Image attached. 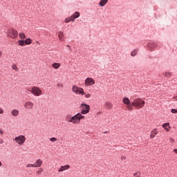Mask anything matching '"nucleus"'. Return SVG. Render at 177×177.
<instances>
[{
    "label": "nucleus",
    "instance_id": "obj_1",
    "mask_svg": "<svg viewBox=\"0 0 177 177\" xmlns=\"http://www.w3.org/2000/svg\"><path fill=\"white\" fill-rule=\"evenodd\" d=\"M81 109V112L77 113L73 116H71L70 115H67L65 118L66 121L67 122H69L71 124H80L81 122V120L85 119V114H88L91 110V106L86 104L82 103L80 106ZM83 114V115H82Z\"/></svg>",
    "mask_w": 177,
    "mask_h": 177
},
{
    "label": "nucleus",
    "instance_id": "obj_2",
    "mask_svg": "<svg viewBox=\"0 0 177 177\" xmlns=\"http://www.w3.org/2000/svg\"><path fill=\"white\" fill-rule=\"evenodd\" d=\"M131 104L133 107H135V109H138L139 110L145 107V104H146V102L142 98H136L133 100Z\"/></svg>",
    "mask_w": 177,
    "mask_h": 177
},
{
    "label": "nucleus",
    "instance_id": "obj_3",
    "mask_svg": "<svg viewBox=\"0 0 177 177\" xmlns=\"http://www.w3.org/2000/svg\"><path fill=\"white\" fill-rule=\"evenodd\" d=\"M29 92L32 93L34 96H41L42 95V90L37 86H33L30 90H29Z\"/></svg>",
    "mask_w": 177,
    "mask_h": 177
},
{
    "label": "nucleus",
    "instance_id": "obj_4",
    "mask_svg": "<svg viewBox=\"0 0 177 177\" xmlns=\"http://www.w3.org/2000/svg\"><path fill=\"white\" fill-rule=\"evenodd\" d=\"M14 140L19 146H23L26 142V136L23 135L18 136L15 138Z\"/></svg>",
    "mask_w": 177,
    "mask_h": 177
},
{
    "label": "nucleus",
    "instance_id": "obj_5",
    "mask_svg": "<svg viewBox=\"0 0 177 177\" xmlns=\"http://www.w3.org/2000/svg\"><path fill=\"white\" fill-rule=\"evenodd\" d=\"M72 92L75 95H82L84 93V88L78 87L77 85H73Z\"/></svg>",
    "mask_w": 177,
    "mask_h": 177
},
{
    "label": "nucleus",
    "instance_id": "obj_6",
    "mask_svg": "<svg viewBox=\"0 0 177 177\" xmlns=\"http://www.w3.org/2000/svg\"><path fill=\"white\" fill-rule=\"evenodd\" d=\"M7 35L10 38H17V37L19 35V33L17 32V30L15 29H9L7 32Z\"/></svg>",
    "mask_w": 177,
    "mask_h": 177
},
{
    "label": "nucleus",
    "instance_id": "obj_7",
    "mask_svg": "<svg viewBox=\"0 0 177 177\" xmlns=\"http://www.w3.org/2000/svg\"><path fill=\"white\" fill-rule=\"evenodd\" d=\"M85 86H92V85H95V80L92 77H87L84 80Z\"/></svg>",
    "mask_w": 177,
    "mask_h": 177
},
{
    "label": "nucleus",
    "instance_id": "obj_8",
    "mask_svg": "<svg viewBox=\"0 0 177 177\" xmlns=\"http://www.w3.org/2000/svg\"><path fill=\"white\" fill-rule=\"evenodd\" d=\"M24 106L26 110H32V109H34V102L28 101L25 102Z\"/></svg>",
    "mask_w": 177,
    "mask_h": 177
},
{
    "label": "nucleus",
    "instance_id": "obj_9",
    "mask_svg": "<svg viewBox=\"0 0 177 177\" xmlns=\"http://www.w3.org/2000/svg\"><path fill=\"white\" fill-rule=\"evenodd\" d=\"M80 12L76 11L75 13H73V15H71L70 17V19H71V21H74V20H75V19H78V17H80Z\"/></svg>",
    "mask_w": 177,
    "mask_h": 177
},
{
    "label": "nucleus",
    "instance_id": "obj_10",
    "mask_svg": "<svg viewBox=\"0 0 177 177\" xmlns=\"http://www.w3.org/2000/svg\"><path fill=\"white\" fill-rule=\"evenodd\" d=\"M43 161L41 159H37L35 162L33 164L35 165V168H39V167H42Z\"/></svg>",
    "mask_w": 177,
    "mask_h": 177
},
{
    "label": "nucleus",
    "instance_id": "obj_11",
    "mask_svg": "<svg viewBox=\"0 0 177 177\" xmlns=\"http://www.w3.org/2000/svg\"><path fill=\"white\" fill-rule=\"evenodd\" d=\"M156 135H158V131H157L156 129H154L153 131H151V139H154V138H156Z\"/></svg>",
    "mask_w": 177,
    "mask_h": 177
},
{
    "label": "nucleus",
    "instance_id": "obj_12",
    "mask_svg": "<svg viewBox=\"0 0 177 177\" xmlns=\"http://www.w3.org/2000/svg\"><path fill=\"white\" fill-rule=\"evenodd\" d=\"M66 169H70V165H66L64 166H61L58 172H63V171H66Z\"/></svg>",
    "mask_w": 177,
    "mask_h": 177
},
{
    "label": "nucleus",
    "instance_id": "obj_13",
    "mask_svg": "<svg viewBox=\"0 0 177 177\" xmlns=\"http://www.w3.org/2000/svg\"><path fill=\"white\" fill-rule=\"evenodd\" d=\"M162 128L167 131V132H169V129H171V126H169V122L164 123L162 124Z\"/></svg>",
    "mask_w": 177,
    "mask_h": 177
},
{
    "label": "nucleus",
    "instance_id": "obj_14",
    "mask_svg": "<svg viewBox=\"0 0 177 177\" xmlns=\"http://www.w3.org/2000/svg\"><path fill=\"white\" fill-rule=\"evenodd\" d=\"M82 95H84V97L86 99H91L92 97V94L89 93H85V91L83 90V93H82Z\"/></svg>",
    "mask_w": 177,
    "mask_h": 177
},
{
    "label": "nucleus",
    "instance_id": "obj_15",
    "mask_svg": "<svg viewBox=\"0 0 177 177\" xmlns=\"http://www.w3.org/2000/svg\"><path fill=\"white\" fill-rule=\"evenodd\" d=\"M64 37V33H63V32H62V31H59V32H58V38H59V41H64V39H63V37Z\"/></svg>",
    "mask_w": 177,
    "mask_h": 177
},
{
    "label": "nucleus",
    "instance_id": "obj_16",
    "mask_svg": "<svg viewBox=\"0 0 177 177\" xmlns=\"http://www.w3.org/2000/svg\"><path fill=\"white\" fill-rule=\"evenodd\" d=\"M12 115H13V117H17V115H19V110L17 109H14L11 112Z\"/></svg>",
    "mask_w": 177,
    "mask_h": 177
},
{
    "label": "nucleus",
    "instance_id": "obj_17",
    "mask_svg": "<svg viewBox=\"0 0 177 177\" xmlns=\"http://www.w3.org/2000/svg\"><path fill=\"white\" fill-rule=\"evenodd\" d=\"M123 103L124 104H127V106H129V104L131 103V100H129V98H128V97H124Z\"/></svg>",
    "mask_w": 177,
    "mask_h": 177
},
{
    "label": "nucleus",
    "instance_id": "obj_18",
    "mask_svg": "<svg viewBox=\"0 0 177 177\" xmlns=\"http://www.w3.org/2000/svg\"><path fill=\"white\" fill-rule=\"evenodd\" d=\"M105 105L106 109H109V110L113 109V104H111V102H106L105 103Z\"/></svg>",
    "mask_w": 177,
    "mask_h": 177
},
{
    "label": "nucleus",
    "instance_id": "obj_19",
    "mask_svg": "<svg viewBox=\"0 0 177 177\" xmlns=\"http://www.w3.org/2000/svg\"><path fill=\"white\" fill-rule=\"evenodd\" d=\"M60 66H61L60 63H53L52 64V67H53V68H55V70H57V68H59Z\"/></svg>",
    "mask_w": 177,
    "mask_h": 177
},
{
    "label": "nucleus",
    "instance_id": "obj_20",
    "mask_svg": "<svg viewBox=\"0 0 177 177\" xmlns=\"http://www.w3.org/2000/svg\"><path fill=\"white\" fill-rule=\"evenodd\" d=\"M107 2H109V0H100V6H104Z\"/></svg>",
    "mask_w": 177,
    "mask_h": 177
},
{
    "label": "nucleus",
    "instance_id": "obj_21",
    "mask_svg": "<svg viewBox=\"0 0 177 177\" xmlns=\"http://www.w3.org/2000/svg\"><path fill=\"white\" fill-rule=\"evenodd\" d=\"M32 43V40H31V39L30 38L26 39L25 45H31Z\"/></svg>",
    "mask_w": 177,
    "mask_h": 177
},
{
    "label": "nucleus",
    "instance_id": "obj_22",
    "mask_svg": "<svg viewBox=\"0 0 177 177\" xmlns=\"http://www.w3.org/2000/svg\"><path fill=\"white\" fill-rule=\"evenodd\" d=\"M18 44L20 46H24L26 45V42L24 40H19Z\"/></svg>",
    "mask_w": 177,
    "mask_h": 177
},
{
    "label": "nucleus",
    "instance_id": "obj_23",
    "mask_svg": "<svg viewBox=\"0 0 177 177\" xmlns=\"http://www.w3.org/2000/svg\"><path fill=\"white\" fill-rule=\"evenodd\" d=\"M136 55H138V50H133L131 53V56H132V57H135V56H136Z\"/></svg>",
    "mask_w": 177,
    "mask_h": 177
},
{
    "label": "nucleus",
    "instance_id": "obj_24",
    "mask_svg": "<svg viewBox=\"0 0 177 177\" xmlns=\"http://www.w3.org/2000/svg\"><path fill=\"white\" fill-rule=\"evenodd\" d=\"M19 37H20L21 39H26V34H24V33H23V32L19 33Z\"/></svg>",
    "mask_w": 177,
    "mask_h": 177
},
{
    "label": "nucleus",
    "instance_id": "obj_25",
    "mask_svg": "<svg viewBox=\"0 0 177 177\" xmlns=\"http://www.w3.org/2000/svg\"><path fill=\"white\" fill-rule=\"evenodd\" d=\"M12 70H15V71H19V68L17 67V65H15V64L12 65Z\"/></svg>",
    "mask_w": 177,
    "mask_h": 177
},
{
    "label": "nucleus",
    "instance_id": "obj_26",
    "mask_svg": "<svg viewBox=\"0 0 177 177\" xmlns=\"http://www.w3.org/2000/svg\"><path fill=\"white\" fill-rule=\"evenodd\" d=\"M35 165L34 164L29 163L26 165V168H35Z\"/></svg>",
    "mask_w": 177,
    "mask_h": 177
},
{
    "label": "nucleus",
    "instance_id": "obj_27",
    "mask_svg": "<svg viewBox=\"0 0 177 177\" xmlns=\"http://www.w3.org/2000/svg\"><path fill=\"white\" fill-rule=\"evenodd\" d=\"M171 75H172V73H169V72H166L165 73V77H167V78L171 77Z\"/></svg>",
    "mask_w": 177,
    "mask_h": 177
},
{
    "label": "nucleus",
    "instance_id": "obj_28",
    "mask_svg": "<svg viewBox=\"0 0 177 177\" xmlns=\"http://www.w3.org/2000/svg\"><path fill=\"white\" fill-rule=\"evenodd\" d=\"M133 176L140 177V172L138 171L133 174Z\"/></svg>",
    "mask_w": 177,
    "mask_h": 177
},
{
    "label": "nucleus",
    "instance_id": "obj_29",
    "mask_svg": "<svg viewBox=\"0 0 177 177\" xmlns=\"http://www.w3.org/2000/svg\"><path fill=\"white\" fill-rule=\"evenodd\" d=\"M171 113H172V114H177V109H171Z\"/></svg>",
    "mask_w": 177,
    "mask_h": 177
},
{
    "label": "nucleus",
    "instance_id": "obj_30",
    "mask_svg": "<svg viewBox=\"0 0 177 177\" xmlns=\"http://www.w3.org/2000/svg\"><path fill=\"white\" fill-rule=\"evenodd\" d=\"M64 21L65 23H70V21H71V19L70 17L66 18Z\"/></svg>",
    "mask_w": 177,
    "mask_h": 177
},
{
    "label": "nucleus",
    "instance_id": "obj_31",
    "mask_svg": "<svg viewBox=\"0 0 177 177\" xmlns=\"http://www.w3.org/2000/svg\"><path fill=\"white\" fill-rule=\"evenodd\" d=\"M169 140L171 144L175 143V140L172 138H169Z\"/></svg>",
    "mask_w": 177,
    "mask_h": 177
},
{
    "label": "nucleus",
    "instance_id": "obj_32",
    "mask_svg": "<svg viewBox=\"0 0 177 177\" xmlns=\"http://www.w3.org/2000/svg\"><path fill=\"white\" fill-rule=\"evenodd\" d=\"M57 140V139H56V138H50V142H56Z\"/></svg>",
    "mask_w": 177,
    "mask_h": 177
},
{
    "label": "nucleus",
    "instance_id": "obj_33",
    "mask_svg": "<svg viewBox=\"0 0 177 177\" xmlns=\"http://www.w3.org/2000/svg\"><path fill=\"white\" fill-rule=\"evenodd\" d=\"M151 44H148V48H149V49H152L153 48V47L151 46Z\"/></svg>",
    "mask_w": 177,
    "mask_h": 177
},
{
    "label": "nucleus",
    "instance_id": "obj_34",
    "mask_svg": "<svg viewBox=\"0 0 177 177\" xmlns=\"http://www.w3.org/2000/svg\"><path fill=\"white\" fill-rule=\"evenodd\" d=\"M127 109H128V110H132V106L128 105Z\"/></svg>",
    "mask_w": 177,
    "mask_h": 177
},
{
    "label": "nucleus",
    "instance_id": "obj_35",
    "mask_svg": "<svg viewBox=\"0 0 177 177\" xmlns=\"http://www.w3.org/2000/svg\"><path fill=\"white\" fill-rule=\"evenodd\" d=\"M3 142V140L2 138H0V145H2Z\"/></svg>",
    "mask_w": 177,
    "mask_h": 177
},
{
    "label": "nucleus",
    "instance_id": "obj_36",
    "mask_svg": "<svg viewBox=\"0 0 177 177\" xmlns=\"http://www.w3.org/2000/svg\"><path fill=\"white\" fill-rule=\"evenodd\" d=\"M121 160H127V157L123 156L121 157Z\"/></svg>",
    "mask_w": 177,
    "mask_h": 177
},
{
    "label": "nucleus",
    "instance_id": "obj_37",
    "mask_svg": "<svg viewBox=\"0 0 177 177\" xmlns=\"http://www.w3.org/2000/svg\"><path fill=\"white\" fill-rule=\"evenodd\" d=\"M173 100H174V102H177V96L174 97Z\"/></svg>",
    "mask_w": 177,
    "mask_h": 177
},
{
    "label": "nucleus",
    "instance_id": "obj_38",
    "mask_svg": "<svg viewBox=\"0 0 177 177\" xmlns=\"http://www.w3.org/2000/svg\"><path fill=\"white\" fill-rule=\"evenodd\" d=\"M57 86H58V88H59V86H60L61 88H63V84H57Z\"/></svg>",
    "mask_w": 177,
    "mask_h": 177
},
{
    "label": "nucleus",
    "instance_id": "obj_39",
    "mask_svg": "<svg viewBox=\"0 0 177 177\" xmlns=\"http://www.w3.org/2000/svg\"><path fill=\"white\" fill-rule=\"evenodd\" d=\"M0 114H3V109H0Z\"/></svg>",
    "mask_w": 177,
    "mask_h": 177
},
{
    "label": "nucleus",
    "instance_id": "obj_40",
    "mask_svg": "<svg viewBox=\"0 0 177 177\" xmlns=\"http://www.w3.org/2000/svg\"><path fill=\"white\" fill-rule=\"evenodd\" d=\"M0 135H3V131L2 130H0Z\"/></svg>",
    "mask_w": 177,
    "mask_h": 177
},
{
    "label": "nucleus",
    "instance_id": "obj_41",
    "mask_svg": "<svg viewBox=\"0 0 177 177\" xmlns=\"http://www.w3.org/2000/svg\"><path fill=\"white\" fill-rule=\"evenodd\" d=\"M174 152L176 153V154H177V149H174Z\"/></svg>",
    "mask_w": 177,
    "mask_h": 177
},
{
    "label": "nucleus",
    "instance_id": "obj_42",
    "mask_svg": "<svg viewBox=\"0 0 177 177\" xmlns=\"http://www.w3.org/2000/svg\"><path fill=\"white\" fill-rule=\"evenodd\" d=\"M41 172H42V170H38L37 171V174H41Z\"/></svg>",
    "mask_w": 177,
    "mask_h": 177
},
{
    "label": "nucleus",
    "instance_id": "obj_43",
    "mask_svg": "<svg viewBox=\"0 0 177 177\" xmlns=\"http://www.w3.org/2000/svg\"><path fill=\"white\" fill-rule=\"evenodd\" d=\"M0 167H2V162L0 161Z\"/></svg>",
    "mask_w": 177,
    "mask_h": 177
},
{
    "label": "nucleus",
    "instance_id": "obj_44",
    "mask_svg": "<svg viewBox=\"0 0 177 177\" xmlns=\"http://www.w3.org/2000/svg\"><path fill=\"white\" fill-rule=\"evenodd\" d=\"M68 48H70V46L68 45L66 46Z\"/></svg>",
    "mask_w": 177,
    "mask_h": 177
},
{
    "label": "nucleus",
    "instance_id": "obj_45",
    "mask_svg": "<svg viewBox=\"0 0 177 177\" xmlns=\"http://www.w3.org/2000/svg\"><path fill=\"white\" fill-rule=\"evenodd\" d=\"M0 56H1V54L0 53Z\"/></svg>",
    "mask_w": 177,
    "mask_h": 177
}]
</instances>
